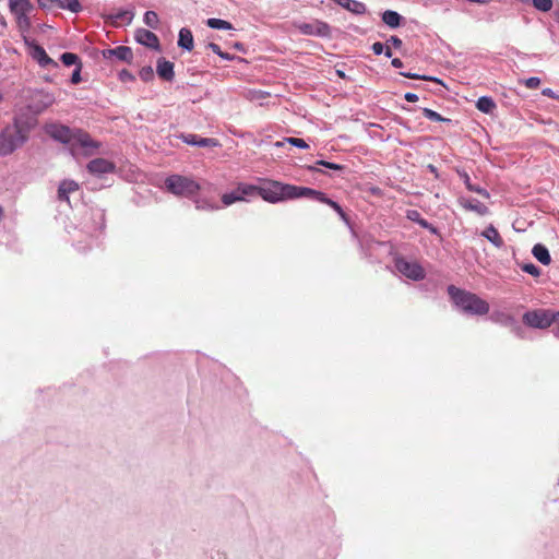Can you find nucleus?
Returning <instances> with one entry per match:
<instances>
[{
    "label": "nucleus",
    "mask_w": 559,
    "mask_h": 559,
    "mask_svg": "<svg viewBox=\"0 0 559 559\" xmlns=\"http://www.w3.org/2000/svg\"><path fill=\"white\" fill-rule=\"evenodd\" d=\"M317 164L321 165V166H324L326 168L333 169V170H342V169H344L343 165L330 163V162H326V160H318Z\"/></svg>",
    "instance_id": "nucleus-43"
},
{
    "label": "nucleus",
    "mask_w": 559,
    "mask_h": 559,
    "mask_svg": "<svg viewBox=\"0 0 559 559\" xmlns=\"http://www.w3.org/2000/svg\"><path fill=\"white\" fill-rule=\"evenodd\" d=\"M179 138L189 145H197L201 147H215L218 146L219 143L216 139L213 138H201L198 134L188 133L180 134Z\"/></svg>",
    "instance_id": "nucleus-11"
},
{
    "label": "nucleus",
    "mask_w": 559,
    "mask_h": 559,
    "mask_svg": "<svg viewBox=\"0 0 559 559\" xmlns=\"http://www.w3.org/2000/svg\"><path fill=\"white\" fill-rule=\"evenodd\" d=\"M46 98V106L51 105L55 102V98L51 95H45Z\"/></svg>",
    "instance_id": "nucleus-51"
},
{
    "label": "nucleus",
    "mask_w": 559,
    "mask_h": 559,
    "mask_svg": "<svg viewBox=\"0 0 559 559\" xmlns=\"http://www.w3.org/2000/svg\"><path fill=\"white\" fill-rule=\"evenodd\" d=\"M178 46L191 51L193 49V35L190 29L181 28L179 32Z\"/></svg>",
    "instance_id": "nucleus-22"
},
{
    "label": "nucleus",
    "mask_w": 559,
    "mask_h": 559,
    "mask_svg": "<svg viewBox=\"0 0 559 559\" xmlns=\"http://www.w3.org/2000/svg\"><path fill=\"white\" fill-rule=\"evenodd\" d=\"M382 21L390 27H397L401 23V15L395 11L388 10L382 14Z\"/></svg>",
    "instance_id": "nucleus-25"
},
{
    "label": "nucleus",
    "mask_w": 559,
    "mask_h": 559,
    "mask_svg": "<svg viewBox=\"0 0 559 559\" xmlns=\"http://www.w3.org/2000/svg\"><path fill=\"white\" fill-rule=\"evenodd\" d=\"M140 78L143 80V81H150L153 75H154V72H153V69L152 67H143L141 70H140Z\"/></svg>",
    "instance_id": "nucleus-41"
},
{
    "label": "nucleus",
    "mask_w": 559,
    "mask_h": 559,
    "mask_svg": "<svg viewBox=\"0 0 559 559\" xmlns=\"http://www.w3.org/2000/svg\"><path fill=\"white\" fill-rule=\"evenodd\" d=\"M103 56L107 59L116 57L121 61L131 62L133 58V52L132 49L128 46H118L112 49L104 50Z\"/></svg>",
    "instance_id": "nucleus-16"
},
{
    "label": "nucleus",
    "mask_w": 559,
    "mask_h": 559,
    "mask_svg": "<svg viewBox=\"0 0 559 559\" xmlns=\"http://www.w3.org/2000/svg\"><path fill=\"white\" fill-rule=\"evenodd\" d=\"M535 9L542 12H548L552 8V0H532Z\"/></svg>",
    "instance_id": "nucleus-33"
},
{
    "label": "nucleus",
    "mask_w": 559,
    "mask_h": 559,
    "mask_svg": "<svg viewBox=\"0 0 559 559\" xmlns=\"http://www.w3.org/2000/svg\"><path fill=\"white\" fill-rule=\"evenodd\" d=\"M383 52H384V55H385L386 57H389V58L392 56V51H391V49H390V46H388V47H386V49H385V51H383Z\"/></svg>",
    "instance_id": "nucleus-53"
},
{
    "label": "nucleus",
    "mask_w": 559,
    "mask_h": 559,
    "mask_svg": "<svg viewBox=\"0 0 559 559\" xmlns=\"http://www.w3.org/2000/svg\"><path fill=\"white\" fill-rule=\"evenodd\" d=\"M481 236L489 240L496 248H502L504 241L500 236L498 229L493 225H489L483 233Z\"/></svg>",
    "instance_id": "nucleus-19"
},
{
    "label": "nucleus",
    "mask_w": 559,
    "mask_h": 559,
    "mask_svg": "<svg viewBox=\"0 0 559 559\" xmlns=\"http://www.w3.org/2000/svg\"><path fill=\"white\" fill-rule=\"evenodd\" d=\"M423 115L431 120V121H436V122H441V121H449V119L447 118H443L441 115H439L437 111L432 110V109H429V108H424L423 109Z\"/></svg>",
    "instance_id": "nucleus-32"
},
{
    "label": "nucleus",
    "mask_w": 559,
    "mask_h": 559,
    "mask_svg": "<svg viewBox=\"0 0 559 559\" xmlns=\"http://www.w3.org/2000/svg\"><path fill=\"white\" fill-rule=\"evenodd\" d=\"M219 57L225 59V60H233V59H235V56H231V55H229L227 52H224V51H222V55H219Z\"/></svg>",
    "instance_id": "nucleus-50"
},
{
    "label": "nucleus",
    "mask_w": 559,
    "mask_h": 559,
    "mask_svg": "<svg viewBox=\"0 0 559 559\" xmlns=\"http://www.w3.org/2000/svg\"><path fill=\"white\" fill-rule=\"evenodd\" d=\"M248 187H250V185L240 183V185H238L236 190H234L233 192L224 193L222 195L223 204L228 206L235 202L243 201L246 197H251V193H243L245 188H248Z\"/></svg>",
    "instance_id": "nucleus-17"
},
{
    "label": "nucleus",
    "mask_w": 559,
    "mask_h": 559,
    "mask_svg": "<svg viewBox=\"0 0 559 559\" xmlns=\"http://www.w3.org/2000/svg\"><path fill=\"white\" fill-rule=\"evenodd\" d=\"M243 193H251V197L259 195L269 203H277L304 197L310 198L331 206L344 222L348 223L346 213L337 202L329 199L325 193L311 188L263 179L260 186L250 185V187L245 188Z\"/></svg>",
    "instance_id": "nucleus-1"
},
{
    "label": "nucleus",
    "mask_w": 559,
    "mask_h": 559,
    "mask_svg": "<svg viewBox=\"0 0 559 559\" xmlns=\"http://www.w3.org/2000/svg\"><path fill=\"white\" fill-rule=\"evenodd\" d=\"M394 264L396 270L403 274L404 276L413 280L420 281L425 278V270L417 262H411L402 257H396L394 259Z\"/></svg>",
    "instance_id": "nucleus-8"
},
{
    "label": "nucleus",
    "mask_w": 559,
    "mask_h": 559,
    "mask_svg": "<svg viewBox=\"0 0 559 559\" xmlns=\"http://www.w3.org/2000/svg\"><path fill=\"white\" fill-rule=\"evenodd\" d=\"M388 44L392 45L394 48H400L402 46V40L397 36H391L388 39Z\"/></svg>",
    "instance_id": "nucleus-45"
},
{
    "label": "nucleus",
    "mask_w": 559,
    "mask_h": 559,
    "mask_svg": "<svg viewBox=\"0 0 559 559\" xmlns=\"http://www.w3.org/2000/svg\"><path fill=\"white\" fill-rule=\"evenodd\" d=\"M2 100V94L0 93V102Z\"/></svg>",
    "instance_id": "nucleus-60"
},
{
    "label": "nucleus",
    "mask_w": 559,
    "mask_h": 559,
    "mask_svg": "<svg viewBox=\"0 0 559 559\" xmlns=\"http://www.w3.org/2000/svg\"><path fill=\"white\" fill-rule=\"evenodd\" d=\"M462 177H463V179H464V183H465L466 188H467L469 191L477 192V193L483 194V195H488V193L486 192V190H484V189H481V188H478V187H474V186L472 185L471 178H469V176H468L466 173H464V174L462 175Z\"/></svg>",
    "instance_id": "nucleus-35"
},
{
    "label": "nucleus",
    "mask_w": 559,
    "mask_h": 559,
    "mask_svg": "<svg viewBox=\"0 0 559 559\" xmlns=\"http://www.w3.org/2000/svg\"><path fill=\"white\" fill-rule=\"evenodd\" d=\"M59 9H67L78 13L81 11L82 7L79 0H60Z\"/></svg>",
    "instance_id": "nucleus-28"
},
{
    "label": "nucleus",
    "mask_w": 559,
    "mask_h": 559,
    "mask_svg": "<svg viewBox=\"0 0 559 559\" xmlns=\"http://www.w3.org/2000/svg\"><path fill=\"white\" fill-rule=\"evenodd\" d=\"M111 19H112V24L115 26H118L123 22L130 23L132 20V15H130L129 12L123 11V12L117 13L116 15H112Z\"/></svg>",
    "instance_id": "nucleus-31"
},
{
    "label": "nucleus",
    "mask_w": 559,
    "mask_h": 559,
    "mask_svg": "<svg viewBox=\"0 0 559 559\" xmlns=\"http://www.w3.org/2000/svg\"><path fill=\"white\" fill-rule=\"evenodd\" d=\"M135 39L138 43H140L148 48H152L155 50H159V48H160L158 37L153 32H151L148 29L139 28L135 32Z\"/></svg>",
    "instance_id": "nucleus-12"
},
{
    "label": "nucleus",
    "mask_w": 559,
    "mask_h": 559,
    "mask_svg": "<svg viewBox=\"0 0 559 559\" xmlns=\"http://www.w3.org/2000/svg\"><path fill=\"white\" fill-rule=\"evenodd\" d=\"M23 41L28 49L29 56L38 62V64L43 68L52 67L57 68L58 63L51 59L45 49L39 46L34 39L28 36H23Z\"/></svg>",
    "instance_id": "nucleus-7"
},
{
    "label": "nucleus",
    "mask_w": 559,
    "mask_h": 559,
    "mask_svg": "<svg viewBox=\"0 0 559 559\" xmlns=\"http://www.w3.org/2000/svg\"><path fill=\"white\" fill-rule=\"evenodd\" d=\"M430 169H431V171H433V173L436 171V168H435L433 166H431V165H430Z\"/></svg>",
    "instance_id": "nucleus-59"
},
{
    "label": "nucleus",
    "mask_w": 559,
    "mask_h": 559,
    "mask_svg": "<svg viewBox=\"0 0 559 559\" xmlns=\"http://www.w3.org/2000/svg\"><path fill=\"white\" fill-rule=\"evenodd\" d=\"M462 205L464 209H466L468 211H474V212L478 213L479 215H485L488 211L487 206L485 204L480 203L479 201H475V202L464 201V202H462Z\"/></svg>",
    "instance_id": "nucleus-26"
},
{
    "label": "nucleus",
    "mask_w": 559,
    "mask_h": 559,
    "mask_svg": "<svg viewBox=\"0 0 559 559\" xmlns=\"http://www.w3.org/2000/svg\"><path fill=\"white\" fill-rule=\"evenodd\" d=\"M61 61L64 66L67 67H71V66H79L80 62V59L78 57V55L73 53V52H64L61 55Z\"/></svg>",
    "instance_id": "nucleus-30"
},
{
    "label": "nucleus",
    "mask_w": 559,
    "mask_h": 559,
    "mask_svg": "<svg viewBox=\"0 0 559 559\" xmlns=\"http://www.w3.org/2000/svg\"><path fill=\"white\" fill-rule=\"evenodd\" d=\"M543 95L555 98V94L551 88H544L542 92Z\"/></svg>",
    "instance_id": "nucleus-49"
},
{
    "label": "nucleus",
    "mask_w": 559,
    "mask_h": 559,
    "mask_svg": "<svg viewBox=\"0 0 559 559\" xmlns=\"http://www.w3.org/2000/svg\"><path fill=\"white\" fill-rule=\"evenodd\" d=\"M48 133L51 135V138L62 142V143H70L73 140V133L74 130H71L69 127L66 126H59L55 124L51 126L48 130Z\"/></svg>",
    "instance_id": "nucleus-15"
},
{
    "label": "nucleus",
    "mask_w": 559,
    "mask_h": 559,
    "mask_svg": "<svg viewBox=\"0 0 559 559\" xmlns=\"http://www.w3.org/2000/svg\"><path fill=\"white\" fill-rule=\"evenodd\" d=\"M0 24H1L3 27H7V21L4 20V17H1V19H0Z\"/></svg>",
    "instance_id": "nucleus-55"
},
{
    "label": "nucleus",
    "mask_w": 559,
    "mask_h": 559,
    "mask_svg": "<svg viewBox=\"0 0 559 559\" xmlns=\"http://www.w3.org/2000/svg\"><path fill=\"white\" fill-rule=\"evenodd\" d=\"M336 74H337V76H338V78H341V79H345V78H346L345 72H344V71H342V70H336Z\"/></svg>",
    "instance_id": "nucleus-52"
},
{
    "label": "nucleus",
    "mask_w": 559,
    "mask_h": 559,
    "mask_svg": "<svg viewBox=\"0 0 559 559\" xmlns=\"http://www.w3.org/2000/svg\"><path fill=\"white\" fill-rule=\"evenodd\" d=\"M476 107L481 112L490 114L496 108V104L492 100V98L483 96V97L478 98V100L476 103Z\"/></svg>",
    "instance_id": "nucleus-24"
},
{
    "label": "nucleus",
    "mask_w": 559,
    "mask_h": 559,
    "mask_svg": "<svg viewBox=\"0 0 559 559\" xmlns=\"http://www.w3.org/2000/svg\"><path fill=\"white\" fill-rule=\"evenodd\" d=\"M206 24L209 27L211 28H214V29H231L233 28V25L225 21V20H221V19H215V17H211L206 21Z\"/></svg>",
    "instance_id": "nucleus-27"
},
{
    "label": "nucleus",
    "mask_w": 559,
    "mask_h": 559,
    "mask_svg": "<svg viewBox=\"0 0 559 559\" xmlns=\"http://www.w3.org/2000/svg\"><path fill=\"white\" fill-rule=\"evenodd\" d=\"M156 72L160 79L170 82L175 76L174 63L164 58H159L157 60Z\"/></svg>",
    "instance_id": "nucleus-18"
},
{
    "label": "nucleus",
    "mask_w": 559,
    "mask_h": 559,
    "mask_svg": "<svg viewBox=\"0 0 559 559\" xmlns=\"http://www.w3.org/2000/svg\"><path fill=\"white\" fill-rule=\"evenodd\" d=\"M207 47H209V48H210L214 53H216L217 56L222 55V51H223V50L221 49V47H219L217 44H215V43H210V44L207 45Z\"/></svg>",
    "instance_id": "nucleus-46"
},
{
    "label": "nucleus",
    "mask_w": 559,
    "mask_h": 559,
    "mask_svg": "<svg viewBox=\"0 0 559 559\" xmlns=\"http://www.w3.org/2000/svg\"><path fill=\"white\" fill-rule=\"evenodd\" d=\"M448 294L454 305L466 313L485 316L489 312V304L474 293L450 285Z\"/></svg>",
    "instance_id": "nucleus-2"
},
{
    "label": "nucleus",
    "mask_w": 559,
    "mask_h": 559,
    "mask_svg": "<svg viewBox=\"0 0 559 559\" xmlns=\"http://www.w3.org/2000/svg\"><path fill=\"white\" fill-rule=\"evenodd\" d=\"M210 209H211V210H217V209H218V206H216V205H210Z\"/></svg>",
    "instance_id": "nucleus-58"
},
{
    "label": "nucleus",
    "mask_w": 559,
    "mask_h": 559,
    "mask_svg": "<svg viewBox=\"0 0 559 559\" xmlns=\"http://www.w3.org/2000/svg\"><path fill=\"white\" fill-rule=\"evenodd\" d=\"M401 75H403L404 78H408V79H415V80H425V81H435V82H439V80L435 79V78H431V76H426V75H418V74H415V73H411V72H401Z\"/></svg>",
    "instance_id": "nucleus-40"
},
{
    "label": "nucleus",
    "mask_w": 559,
    "mask_h": 559,
    "mask_svg": "<svg viewBox=\"0 0 559 559\" xmlns=\"http://www.w3.org/2000/svg\"><path fill=\"white\" fill-rule=\"evenodd\" d=\"M72 148L74 146L79 145L80 147L84 148L85 155L93 154L97 148H99L100 143L93 140L91 135L82 130V129H75L73 133V140L71 142Z\"/></svg>",
    "instance_id": "nucleus-9"
},
{
    "label": "nucleus",
    "mask_w": 559,
    "mask_h": 559,
    "mask_svg": "<svg viewBox=\"0 0 559 559\" xmlns=\"http://www.w3.org/2000/svg\"><path fill=\"white\" fill-rule=\"evenodd\" d=\"M372 51L374 55H381L384 51V46L380 41H376L372 45Z\"/></svg>",
    "instance_id": "nucleus-44"
},
{
    "label": "nucleus",
    "mask_w": 559,
    "mask_h": 559,
    "mask_svg": "<svg viewBox=\"0 0 559 559\" xmlns=\"http://www.w3.org/2000/svg\"><path fill=\"white\" fill-rule=\"evenodd\" d=\"M283 144H284V142H280L278 141V142L275 143V146H282Z\"/></svg>",
    "instance_id": "nucleus-57"
},
{
    "label": "nucleus",
    "mask_w": 559,
    "mask_h": 559,
    "mask_svg": "<svg viewBox=\"0 0 559 559\" xmlns=\"http://www.w3.org/2000/svg\"><path fill=\"white\" fill-rule=\"evenodd\" d=\"M234 47L238 50H243V45L241 43H236Z\"/></svg>",
    "instance_id": "nucleus-54"
},
{
    "label": "nucleus",
    "mask_w": 559,
    "mask_h": 559,
    "mask_svg": "<svg viewBox=\"0 0 559 559\" xmlns=\"http://www.w3.org/2000/svg\"><path fill=\"white\" fill-rule=\"evenodd\" d=\"M404 98H405L407 102H409V103H415V102H417V100H418V96H417L416 94H414V93H409V92H408V93H406V94L404 95Z\"/></svg>",
    "instance_id": "nucleus-47"
},
{
    "label": "nucleus",
    "mask_w": 559,
    "mask_h": 559,
    "mask_svg": "<svg viewBox=\"0 0 559 559\" xmlns=\"http://www.w3.org/2000/svg\"><path fill=\"white\" fill-rule=\"evenodd\" d=\"M27 138V129L19 120H14L0 133V156L12 154L26 142Z\"/></svg>",
    "instance_id": "nucleus-3"
},
{
    "label": "nucleus",
    "mask_w": 559,
    "mask_h": 559,
    "mask_svg": "<svg viewBox=\"0 0 559 559\" xmlns=\"http://www.w3.org/2000/svg\"><path fill=\"white\" fill-rule=\"evenodd\" d=\"M165 187L168 192L177 197L185 198H191L200 190V185L197 181L181 175H171L167 177L165 179Z\"/></svg>",
    "instance_id": "nucleus-4"
},
{
    "label": "nucleus",
    "mask_w": 559,
    "mask_h": 559,
    "mask_svg": "<svg viewBox=\"0 0 559 559\" xmlns=\"http://www.w3.org/2000/svg\"><path fill=\"white\" fill-rule=\"evenodd\" d=\"M80 189V185L71 179H64L60 182L58 188V200L70 204L69 194L76 192Z\"/></svg>",
    "instance_id": "nucleus-14"
},
{
    "label": "nucleus",
    "mask_w": 559,
    "mask_h": 559,
    "mask_svg": "<svg viewBox=\"0 0 559 559\" xmlns=\"http://www.w3.org/2000/svg\"><path fill=\"white\" fill-rule=\"evenodd\" d=\"M342 8L355 13L364 14L366 12V5L362 2L356 0H335Z\"/></svg>",
    "instance_id": "nucleus-21"
},
{
    "label": "nucleus",
    "mask_w": 559,
    "mask_h": 559,
    "mask_svg": "<svg viewBox=\"0 0 559 559\" xmlns=\"http://www.w3.org/2000/svg\"><path fill=\"white\" fill-rule=\"evenodd\" d=\"M532 253L544 265H548L551 262L548 249L540 243L533 247Z\"/></svg>",
    "instance_id": "nucleus-23"
},
{
    "label": "nucleus",
    "mask_w": 559,
    "mask_h": 559,
    "mask_svg": "<svg viewBox=\"0 0 559 559\" xmlns=\"http://www.w3.org/2000/svg\"><path fill=\"white\" fill-rule=\"evenodd\" d=\"M81 68H82V63H79V66L75 68V70L73 71L72 75H71V83L72 84H79L81 81H82V78H81Z\"/></svg>",
    "instance_id": "nucleus-42"
},
{
    "label": "nucleus",
    "mask_w": 559,
    "mask_h": 559,
    "mask_svg": "<svg viewBox=\"0 0 559 559\" xmlns=\"http://www.w3.org/2000/svg\"><path fill=\"white\" fill-rule=\"evenodd\" d=\"M520 82L523 83L530 90L537 88L540 85V79L536 76H532L526 80H521Z\"/></svg>",
    "instance_id": "nucleus-37"
},
{
    "label": "nucleus",
    "mask_w": 559,
    "mask_h": 559,
    "mask_svg": "<svg viewBox=\"0 0 559 559\" xmlns=\"http://www.w3.org/2000/svg\"><path fill=\"white\" fill-rule=\"evenodd\" d=\"M269 96H270V93L259 91V90L249 91L247 94V98L252 102L253 100H263V99L267 98Z\"/></svg>",
    "instance_id": "nucleus-34"
},
{
    "label": "nucleus",
    "mask_w": 559,
    "mask_h": 559,
    "mask_svg": "<svg viewBox=\"0 0 559 559\" xmlns=\"http://www.w3.org/2000/svg\"><path fill=\"white\" fill-rule=\"evenodd\" d=\"M9 9L15 17L22 37L26 36L32 26L28 14L34 10V5L29 0H9Z\"/></svg>",
    "instance_id": "nucleus-5"
},
{
    "label": "nucleus",
    "mask_w": 559,
    "mask_h": 559,
    "mask_svg": "<svg viewBox=\"0 0 559 559\" xmlns=\"http://www.w3.org/2000/svg\"><path fill=\"white\" fill-rule=\"evenodd\" d=\"M557 336H559V329H558V332H557Z\"/></svg>",
    "instance_id": "nucleus-61"
},
{
    "label": "nucleus",
    "mask_w": 559,
    "mask_h": 559,
    "mask_svg": "<svg viewBox=\"0 0 559 559\" xmlns=\"http://www.w3.org/2000/svg\"><path fill=\"white\" fill-rule=\"evenodd\" d=\"M296 27L301 34L309 36L328 37L331 34L330 26L322 21H313L310 23H300Z\"/></svg>",
    "instance_id": "nucleus-10"
},
{
    "label": "nucleus",
    "mask_w": 559,
    "mask_h": 559,
    "mask_svg": "<svg viewBox=\"0 0 559 559\" xmlns=\"http://www.w3.org/2000/svg\"><path fill=\"white\" fill-rule=\"evenodd\" d=\"M87 170L93 175L112 173L115 164L105 158H95L87 164Z\"/></svg>",
    "instance_id": "nucleus-13"
},
{
    "label": "nucleus",
    "mask_w": 559,
    "mask_h": 559,
    "mask_svg": "<svg viewBox=\"0 0 559 559\" xmlns=\"http://www.w3.org/2000/svg\"><path fill=\"white\" fill-rule=\"evenodd\" d=\"M285 141L296 147H299V148H308L309 147V145L306 143V141L300 138H286Z\"/></svg>",
    "instance_id": "nucleus-39"
},
{
    "label": "nucleus",
    "mask_w": 559,
    "mask_h": 559,
    "mask_svg": "<svg viewBox=\"0 0 559 559\" xmlns=\"http://www.w3.org/2000/svg\"><path fill=\"white\" fill-rule=\"evenodd\" d=\"M391 64L394 67V68H402L403 67V62L401 59L399 58H394L392 59V62Z\"/></svg>",
    "instance_id": "nucleus-48"
},
{
    "label": "nucleus",
    "mask_w": 559,
    "mask_h": 559,
    "mask_svg": "<svg viewBox=\"0 0 559 559\" xmlns=\"http://www.w3.org/2000/svg\"><path fill=\"white\" fill-rule=\"evenodd\" d=\"M556 323H558V324H559V310H558V311H556Z\"/></svg>",
    "instance_id": "nucleus-56"
},
{
    "label": "nucleus",
    "mask_w": 559,
    "mask_h": 559,
    "mask_svg": "<svg viewBox=\"0 0 559 559\" xmlns=\"http://www.w3.org/2000/svg\"><path fill=\"white\" fill-rule=\"evenodd\" d=\"M407 218L413 222H416L423 228L428 229L431 234H435V235L438 234L437 227H435L432 224H430L427 219L423 218L418 211H416V210L408 211Z\"/></svg>",
    "instance_id": "nucleus-20"
},
{
    "label": "nucleus",
    "mask_w": 559,
    "mask_h": 559,
    "mask_svg": "<svg viewBox=\"0 0 559 559\" xmlns=\"http://www.w3.org/2000/svg\"><path fill=\"white\" fill-rule=\"evenodd\" d=\"M523 323L535 329H547L556 322V311L536 309L527 311L522 317Z\"/></svg>",
    "instance_id": "nucleus-6"
},
{
    "label": "nucleus",
    "mask_w": 559,
    "mask_h": 559,
    "mask_svg": "<svg viewBox=\"0 0 559 559\" xmlns=\"http://www.w3.org/2000/svg\"><path fill=\"white\" fill-rule=\"evenodd\" d=\"M522 271L535 276V277H538L540 275V270L539 267H537L535 264L533 263H526L522 266Z\"/></svg>",
    "instance_id": "nucleus-38"
},
{
    "label": "nucleus",
    "mask_w": 559,
    "mask_h": 559,
    "mask_svg": "<svg viewBox=\"0 0 559 559\" xmlns=\"http://www.w3.org/2000/svg\"><path fill=\"white\" fill-rule=\"evenodd\" d=\"M144 23L151 28H158L159 19L156 12L147 11L144 14Z\"/></svg>",
    "instance_id": "nucleus-29"
},
{
    "label": "nucleus",
    "mask_w": 559,
    "mask_h": 559,
    "mask_svg": "<svg viewBox=\"0 0 559 559\" xmlns=\"http://www.w3.org/2000/svg\"><path fill=\"white\" fill-rule=\"evenodd\" d=\"M38 5L46 10L59 9L60 0H37Z\"/></svg>",
    "instance_id": "nucleus-36"
}]
</instances>
